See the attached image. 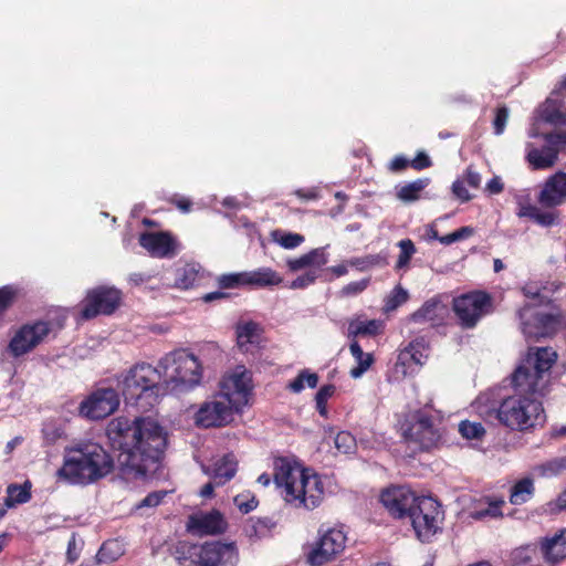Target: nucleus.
<instances>
[{"label": "nucleus", "instance_id": "f257e3e1", "mask_svg": "<svg viewBox=\"0 0 566 566\" xmlns=\"http://www.w3.org/2000/svg\"><path fill=\"white\" fill-rule=\"evenodd\" d=\"M117 386L127 405L142 412L150 411L168 391L160 371L147 363H138L117 377Z\"/></svg>", "mask_w": 566, "mask_h": 566}, {"label": "nucleus", "instance_id": "f03ea898", "mask_svg": "<svg viewBox=\"0 0 566 566\" xmlns=\"http://www.w3.org/2000/svg\"><path fill=\"white\" fill-rule=\"evenodd\" d=\"M514 388L518 392L503 398L495 409L499 422L513 431L542 427L546 421V415L542 401L535 398L536 391Z\"/></svg>", "mask_w": 566, "mask_h": 566}, {"label": "nucleus", "instance_id": "7ed1b4c3", "mask_svg": "<svg viewBox=\"0 0 566 566\" xmlns=\"http://www.w3.org/2000/svg\"><path fill=\"white\" fill-rule=\"evenodd\" d=\"M274 481L277 486H284L287 502L297 501L298 505L315 509L322 500L323 485L317 474L301 467L300 462H282Z\"/></svg>", "mask_w": 566, "mask_h": 566}, {"label": "nucleus", "instance_id": "20e7f679", "mask_svg": "<svg viewBox=\"0 0 566 566\" xmlns=\"http://www.w3.org/2000/svg\"><path fill=\"white\" fill-rule=\"evenodd\" d=\"M62 327V323L51 319H35L24 323L13 332L7 346V353L14 359L28 355L44 343L50 335L55 338Z\"/></svg>", "mask_w": 566, "mask_h": 566}, {"label": "nucleus", "instance_id": "39448f33", "mask_svg": "<svg viewBox=\"0 0 566 566\" xmlns=\"http://www.w3.org/2000/svg\"><path fill=\"white\" fill-rule=\"evenodd\" d=\"M159 367L164 368L168 379V387L192 388L198 385L202 377V367L199 359L191 353L179 349L167 354L159 360Z\"/></svg>", "mask_w": 566, "mask_h": 566}, {"label": "nucleus", "instance_id": "423d86ee", "mask_svg": "<svg viewBox=\"0 0 566 566\" xmlns=\"http://www.w3.org/2000/svg\"><path fill=\"white\" fill-rule=\"evenodd\" d=\"M400 430L405 441L421 451L438 448L442 440L432 416L421 409L407 413L400 422Z\"/></svg>", "mask_w": 566, "mask_h": 566}, {"label": "nucleus", "instance_id": "0eeeda50", "mask_svg": "<svg viewBox=\"0 0 566 566\" xmlns=\"http://www.w3.org/2000/svg\"><path fill=\"white\" fill-rule=\"evenodd\" d=\"M145 418L135 417L134 420L127 417H117L107 424L106 434L113 450L119 451L118 460L125 455V460H134L137 457L138 446L143 437Z\"/></svg>", "mask_w": 566, "mask_h": 566}, {"label": "nucleus", "instance_id": "6e6552de", "mask_svg": "<svg viewBox=\"0 0 566 566\" xmlns=\"http://www.w3.org/2000/svg\"><path fill=\"white\" fill-rule=\"evenodd\" d=\"M522 332L528 340L554 336L562 323V314L557 308L546 311L536 304H525L520 311Z\"/></svg>", "mask_w": 566, "mask_h": 566}, {"label": "nucleus", "instance_id": "1a4fd4ad", "mask_svg": "<svg viewBox=\"0 0 566 566\" xmlns=\"http://www.w3.org/2000/svg\"><path fill=\"white\" fill-rule=\"evenodd\" d=\"M452 310L459 325L463 329H471L493 312V297L485 291H470L453 298Z\"/></svg>", "mask_w": 566, "mask_h": 566}, {"label": "nucleus", "instance_id": "9d476101", "mask_svg": "<svg viewBox=\"0 0 566 566\" xmlns=\"http://www.w3.org/2000/svg\"><path fill=\"white\" fill-rule=\"evenodd\" d=\"M122 291L107 285H99L87 290L80 306L82 319L90 321L99 315H112L120 306Z\"/></svg>", "mask_w": 566, "mask_h": 566}, {"label": "nucleus", "instance_id": "9b49d317", "mask_svg": "<svg viewBox=\"0 0 566 566\" xmlns=\"http://www.w3.org/2000/svg\"><path fill=\"white\" fill-rule=\"evenodd\" d=\"M545 145L536 147L532 143L526 144L525 160L532 170H547L555 166L558 155L566 148V132L554 130L543 134Z\"/></svg>", "mask_w": 566, "mask_h": 566}, {"label": "nucleus", "instance_id": "f8f14e48", "mask_svg": "<svg viewBox=\"0 0 566 566\" xmlns=\"http://www.w3.org/2000/svg\"><path fill=\"white\" fill-rule=\"evenodd\" d=\"M227 399L218 392L202 402L193 416L195 424L202 429L222 428L229 424L238 411Z\"/></svg>", "mask_w": 566, "mask_h": 566}, {"label": "nucleus", "instance_id": "ddd939ff", "mask_svg": "<svg viewBox=\"0 0 566 566\" xmlns=\"http://www.w3.org/2000/svg\"><path fill=\"white\" fill-rule=\"evenodd\" d=\"M557 358L556 352L548 347L537 348L532 358L533 369L520 366L512 375V384L516 388L537 391L538 380L544 373L551 370Z\"/></svg>", "mask_w": 566, "mask_h": 566}, {"label": "nucleus", "instance_id": "4468645a", "mask_svg": "<svg viewBox=\"0 0 566 566\" xmlns=\"http://www.w3.org/2000/svg\"><path fill=\"white\" fill-rule=\"evenodd\" d=\"M119 403V394L116 389L97 388L80 403L78 415L88 420H102L113 415Z\"/></svg>", "mask_w": 566, "mask_h": 566}, {"label": "nucleus", "instance_id": "2eb2a0df", "mask_svg": "<svg viewBox=\"0 0 566 566\" xmlns=\"http://www.w3.org/2000/svg\"><path fill=\"white\" fill-rule=\"evenodd\" d=\"M114 470V462H64L57 479L70 484H87Z\"/></svg>", "mask_w": 566, "mask_h": 566}, {"label": "nucleus", "instance_id": "dca6fc26", "mask_svg": "<svg viewBox=\"0 0 566 566\" xmlns=\"http://www.w3.org/2000/svg\"><path fill=\"white\" fill-rule=\"evenodd\" d=\"M439 504L431 497H419L409 518L412 527L421 541H428L439 528Z\"/></svg>", "mask_w": 566, "mask_h": 566}, {"label": "nucleus", "instance_id": "f3484780", "mask_svg": "<svg viewBox=\"0 0 566 566\" xmlns=\"http://www.w3.org/2000/svg\"><path fill=\"white\" fill-rule=\"evenodd\" d=\"M168 447V434L164 428L150 418H145L143 437L137 455L140 460H161Z\"/></svg>", "mask_w": 566, "mask_h": 566}, {"label": "nucleus", "instance_id": "a211bd4d", "mask_svg": "<svg viewBox=\"0 0 566 566\" xmlns=\"http://www.w3.org/2000/svg\"><path fill=\"white\" fill-rule=\"evenodd\" d=\"M252 389L251 373L243 368L222 380L220 394L228 398L227 400L237 408V411H241L248 405Z\"/></svg>", "mask_w": 566, "mask_h": 566}, {"label": "nucleus", "instance_id": "6ab92c4d", "mask_svg": "<svg viewBox=\"0 0 566 566\" xmlns=\"http://www.w3.org/2000/svg\"><path fill=\"white\" fill-rule=\"evenodd\" d=\"M238 547L234 542H206L200 545L197 566H237Z\"/></svg>", "mask_w": 566, "mask_h": 566}, {"label": "nucleus", "instance_id": "aec40b11", "mask_svg": "<svg viewBox=\"0 0 566 566\" xmlns=\"http://www.w3.org/2000/svg\"><path fill=\"white\" fill-rule=\"evenodd\" d=\"M346 536L339 530H328L308 553L307 562L311 566H321L332 560L345 548Z\"/></svg>", "mask_w": 566, "mask_h": 566}, {"label": "nucleus", "instance_id": "412c9836", "mask_svg": "<svg viewBox=\"0 0 566 566\" xmlns=\"http://www.w3.org/2000/svg\"><path fill=\"white\" fill-rule=\"evenodd\" d=\"M419 497L406 486H390L380 494V502L395 517H405L410 515Z\"/></svg>", "mask_w": 566, "mask_h": 566}, {"label": "nucleus", "instance_id": "4be33fe9", "mask_svg": "<svg viewBox=\"0 0 566 566\" xmlns=\"http://www.w3.org/2000/svg\"><path fill=\"white\" fill-rule=\"evenodd\" d=\"M138 242L154 258L165 259L177 254L178 242L168 231L143 232Z\"/></svg>", "mask_w": 566, "mask_h": 566}, {"label": "nucleus", "instance_id": "5701e85b", "mask_svg": "<svg viewBox=\"0 0 566 566\" xmlns=\"http://www.w3.org/2000/svg\"><path fill=\"white\" fill-rule=\"evenodd\" d=\"M227 526L226 520L217 510L209 513L192 514L187 522V530L200 536L222 534Z\"/></svg>", "mask_w": 566, "mask_h": 566}, {"label": "nucleus", "instance_id": "b1692460", "mask_svg": "<svg viewBox=\"0 0 566 566\" xmlns=\"http://www.w3.org/2000/svg\"><path fill=\"white\" fill-rule=\"evenodd\" d=\"M566 201V172L551 176L538 196V202L546 208L559 206Z\"/></svg>", "mask_w": 566, "mask_h": 566}, {"label": "nucleus", "instance_id": "393cba45", "mask_svg": "<svg viewBox=\"0 0 566 566\" xmlns=\"http://www.w3.org/2000/svg\"><path fill=\"white\" fill-rule=\"evenodd\" d=\"M449 315V307L434 296L426 301L419 310L409 316V321L418 324L430 323L432 326L441 325Z\"/></svg>", "mask_w": 566, "mask_h": 566}, {"label": "nucleus", "instance_id": "a878e982", "mask_svg": "<svg viewBox=\"0 0 566 566\" xmlns=\"http://www.w3.org/2000/svg\"><path fill=\"white\" fill-rule=\"evenodd\" d=\"M263 328L254 321L235 326L237 345L242 353H253L261 348Z\"/></svg>", "mask_w": 566, "mask_h": 566}, {"label": "nucleus", "instance_id": "bb28decb", "mask_svg": "<svg viewBox=\"0 0 566 566\" xmlns=\"http://www.w3.org/2000/svg\"><path fill=\"white\" fill-rule=\"evenodd\" d=\"M64 460H113L104 448L92 440H80L65 448Z\"/></svg>", "mask_w": 566, "mask_h": 566}, {"label": "nucleus", "instance_id": "cd10ccee", "mask_svg": "<svg viewBox=\"0 0 566 566\" xmlns=\"http://www.w3.org/2000/svg\"><path fill=\"white\" fill-rule=\"evenodd\" d=\"M237 462H201V469L216 485L221 486L237 473Z\"/></svg>", "mask_w": 566, "mask_h": 566}, {"label": "nucleus", "instance_id": "c85d7f7f", "mask_svg": "<svg viewBox=\"0 0 566 566\" xmlns=\"http://www.w3.org/2000/svg\"><path fill=\"white\" fill-rule=\"evenodd\" d=\"M541 548L545 559L549 563H557L566 558V530H562L551 538H545Z\"/></svg>", "mask_w": 566, "mask_h": 566}, {"label": "nucleus", "instance_id": "c756f323", "mask_svg": "<svg viewBox=\"0 0 566 566\" xmlns=\"http://www.w3.org/2000/svg\"><path fill=\"white\" fill-rule=\"evenodd\" d=\"M245 285L250 287H268L279 285L282 282L280 274L271 268H259L253 271H244Z\"/></svg>", "mask_w": 566, "mask_h": 566}, {"label": "nucleus", "instance_id": "7c9ffc66", "mask_svg": "<svg viewBox=\"0 0 566 566\" xmlns=\"http://www.w3.org/2000/svg\"><path fill=\"white\" fill-rule=\"evenodd\" d=\"M562 107V102L552 97L546 98L537 111L539 119L555 127L566 126V112H563Z\"/></svg>", "mask_w": 566, "mask_h": 566}, {"label": "nucleus", "instance_id": "2f4dec72", "mask_svg": "<svg viewBox=\"0 0 566 566\" xmlns=\"http://www.w3.org/2000/svg\"><path fill=\"white\" fill-rule=\"evenodd\" d=\"M385 325L380 319H352L348 323V336L356 338L358 336H377L384 332Z\"/></svg>", "mask_w": 566, "mask_h": 566}, {"label": "nucleus", "instance_id": "473e14b6", "mask_svg": "<svg viewBox=\"0 0 566 566\" xmlns=\"http://www.w3.org/2000/svg\"><path fill=\"white\" fill-rule=\"evenodd\" d=\"M327 263V255L324 249H313L308 253L301 255L294 260L289 261V268L292 271H298L307 266H316L321 269Z\"/></svg>", "mask_w": 566, "mask_h": 566}, {"label": "nucleus", "instance_id": "72a5a7b5", "mask_svg": "<svg viewBox=\"0 0 566 566\" xmlns=\"http://www.w3.org/2000/svg\"><path fill=\"white\" fill-rule=\"evenodd\" d=\"M31 486L30 481H25L23 484H9L4 506L10 509L17 504L27 503L31 499Z\"/></svg>", "mask_w": 566, "mask_h": 566}, {"label": "nucleus", "instance_id": "f704fd0d", "mask_svg": "<svg viewBox=\"0 0 566 566\" xmlns=\"http://www.w3.org/2000/svg\"><path fill=\"white\" fill-rule=\"evenodd\" d=\"M349 350L357 363V365L350 369L349 374L353 378H359L371 366L374 357L369 353H364L357 340L352 342Z\"/></svg>", "mask_w": 566, "mask_h": 566}, {"label": "nucleus", "instance_id": "c9c22d12", "mask_svg": "<svg viewBox=\"0 0 566 566\" xmlns=\"http://www.w3.org/2000/svg\"><path fill=\"white\" fill-rule=\"evenodd\" d=\"M200 266L196 263H187L177 269L175 286L181 290H188L195 285L199 279Z\"/></svg>", "mask_w": 566, "mask_h": 566}, {"label": "nucleus", "instance_id": "e433bc0d", "mask_svg": "<svg viewBox=\"0 0 566 566\" xmlns=\"http://www.w3.org/2000/svg\"><path fill=\"white\" fill-rule=\"evenodd\" d=\"M429 182V178H418L411 182L405 184L397 189V198L403 202L417 201Z\"/></svg>", "mask_w": 566, "mask_h": 566}, {"label": "nucleus", "instance_id": "4c0bfd02", "mask_svg": "<svg viewBox=\"0 0 566 566\" xmlns=\"http://www.w3.org/2000/svg\"><path fill=\"white\" fill-rule=\"evenodd\" d=\"M427 345L423 338H417L412 340L398 356V359L406 364L408 360H412L417 365L423 364V358L427 357L424 352Z\"/></svg>", "mask_w": 566, "mask_h": 566}, {"label": "nucleus", "instance_id": "58836bf2", "mask_svg": "<svg viewBox=\"0 0 566 566\" xmlns=\"http://www.w3.org/2000/svg\"><path fill=\"white\" fill-rule=\"evenodd\" d=\"M318 375L308 369L301 370L297 376L286 385V389L293 394H300L305 385L308 388H316L318 385Z\"/></svg>", "mask_w": 566, "mask_h": 566}, {"label": "nucleus", "instance_id": "ea45409f", "mask_svg": "<svg viewBox=\"0 0 566 566\" xmlns=\"http://www.w3.org/2000/svg\"><path fill=\"white\" fill-rule=\"evenodd\" d=\"M200 545L191 544L187 542H180L175 547V558L179 564L184 565L186 562H190V565L197 566L199 559Z\"/></svg>", "mask_w": 566, "mask_h": 566}, {"label": "nucleus", "instance_id": "a19ab883", "mask_svg": "<svg viewBox=\"0 0 566 566\" xmlns=\"http://www.w3.org/2000/svg\"><path fill=\"white\" fill-rule=\"evenodd\" d=\"M533 480L531 478H524L513 486L510 501L515 505L523 504L533 494Z\"/></svg>", "mask_w": 566, "mask_h": 566}, {"label": "nucleus", "instance_id": "79ce46f5", "mask_svg": "<svg viewBox=\"0 0 566 566\" xmlns=\"http://www.w3.org/2000/svg\"><path fill=\"white\" fill-rule=\"evenodd\" d=\"M397 245L400 249V253L395 264V270L408 269L412 256L417 252L416 245L411 239H402Z\"/></svg>", "mask_w": 566, "mask_h": 566}, {"label": "nucleus", "instance_id": "37998d69", "mask_svg": "<svg viewBox=\"0 0 566 566\" xmlns=\"http://www.w3.org/2000/svg\"><path fill=\"white\" fill-rule=\"evenodd\" d=\"M123 549L118 541L105 542L96 554L97 563H111L122 556Z\"/></svg>", "mask_w": 566, "mask_h": 566}, {"label": "nucleus", "instance_id": "c03bdc74", "mask_svg": "<svg viewBox=\"0 0 566 566\" xmlns=\"http://www.w3.org/2000/svg\"><path fill=\"white\" fill-rule=\"evenodd\" d=\"M459 432L467 440H481L485 436L483 424L470 420H462L459 423Z\"/></svg>", "mask_w": 566, "mask_h": 566}, {"label": "nucleus", "instance_id": "a18cd8bd", "mask_svg": "<svg viewBox=\"0 0 566 566\" xmlns=\"http://www.w3.org/2000/svg\"><path fill=\"white\" fill-rule=\"evenodd\" d=\"M272 238L284 249H295L305 240L304 235L300 233L285 232L282 230L273 231Z\"/></svg>", "mask_w": 566, "mask_h": 566}, {"label": "nucleus", "instance_id": "49530a36", "mask_svg": "<svg viewBox=\"0 0 566 566\" xmlns=\"http://www.w3.org/2000/svg\"><path fill=\"white\" fill-rule=\"evenodd\" d=\"M335 391H336L335 385L327 384V385L322 386L315 395L316 410L324 418H327V415H328L327 401L331 397H333Z\"/></svg>", "mask_w": 566, "mask_h": 566}, {"label": "nucleus", "instance_id": "de8ad7c7", "mask_svg": "<svg viewBox=\"0 0 566 566\" xmlns=\"http://www.w3.org/2000/svg\"><path fill=\"white\" fill-rule=\"evenodd\" d=\"M349 264L364 271L374 266H385L388 264L386 255L369 254L364 258H356L349 261Z\"/></svg>", "mask_w": 566, "mask_h": 566}, {"label": "nucleus", "instance_id": "09e8293b", "mask_svg": "<svg viewBox=\"0 0 566 566\" xmlns=\"http://www.w3.org/2000/svg\"><path fill=\"white\" fill-rule=\"evenodd\" d=\"M408 292L401 285H397L385 300V311L391 312L397 310L408 301Z\"/></svg>", "mask_w": 566, "mask_h": 566}, {"label": "nucleus", "instance_id": "8fccbe9b", "mask_svg": "<svg viewBox=\"0 0 566 566\" xmlns=\"http://www.w3.org/2000/svg\"><path fill=\"white\" fill-rule=\"evenodd\" d=\"M217 282L221 290L247 286L244 272L222 274L218 277Z\"/></svg>", "mask_w": 566, "mask_h": 566}, {"label": "nucleus", "instance_id": "3c124183", "mask_svg": "<svg viewBox=\"0 0 566 566\" xmlns=\"http://www.w3.org/2000/svg\"><path fill=\"white\" fill-rule=\"evenodd\" d=\"M474 229L465 226L457 229L455 231L438 238V241L444 245H450L457 241L464 240L473 235Z\"/></svg>", "mask_w": 566, "mask_h": 566}, {"label": "nucleus", "instance_id": "603ef678", "mask_svg": "<svg viewBox=\"0 0 566 566\" xmlns=\"http://www.w3.org/2000/svg\"><path fill=\"white\" fill-rule=\"evenodd\" d=\"M42 437L48 444L55 443L59 439L63 438L64 430L55 422L49 421L43 424Z\"/></svg>", "mask_w": 566, "mask_h": 566}, {"label": "nucleus", "instance_id": "864d4df0", "mask_svg": "<svg viewBox=\"0 0 566 566\" xmlns=\"http://www.w3.org/2000/svg\"><path fill=\"white\" fill-rule=\"evenodd\" d=\"M369 283H370L369 277L363 279L360 281L350 282V283L346 284L345 286H343L339 294L343 297L358 295V294L363 293L368 287Z\"/></svg>", "mask_w": 566, "mask_h": 566}, {"label": "nucleus", "instance_id": "5fc2aeb1", "mask_svg": "<svg viewBox=\"0 0 566 566\" xmlns=\"http://www.w3.org/2000/svg\"><path fill=\"white\" fill-rule=\"evenodd\" d=\"M335 447L339 454H348L355 447V438L348 432H339L335 437Z\"/></svg>", "mask_w": 566, "mask_h": 566}, {"label": "nucleus", "instance_id": "6e6d98bb", "mask_svg": "<svg viewBox=\"0 0 566 566\" xmlns=\"http://www.w3.org/2000/svg\"><path fill=\"white\" fill-rule=\"evenodd\" d=\"M509 119V109L506 106H501L496 108L495 117L493 119V129L495 135L503 134L506 123Z\"/></svg>", "mask_w": 566, "mask_h": 566}, {"label": "nucleus", "instance_id": "4d7b16f0", "mask_svg": "<svg viewBox=\"0 0 566 566\" xmlns=\"http://www.w3.org/2000/svg\"><path fill=\"white\" fill-rule=\"evenodd\" d=\"M536 470L544 476L557 475L566 470V462H544Z\"/></svg>", "mask_w": 566, "mask_h": 566}, {"label": "nucleus", "instance_id": "13d9d810", "mask_svg": "<svg viewBox=\"0 0 566 566\" xmlns=\"http://www.w3.org/2000/svg\"><path fill=\"white\" fill-rule=\"evenodd\" d=\"M503 503H504V501H502V500L499 502H491V503H489L488 509L472 512L471 517L474 520H481L485 516H492V517L501 516L502 513H501L500 507Z\"/></svg>", "mask_w": 566, "mask_h": 566}, {"label": "nucleus", "instance_id": "bf43d9fd", "mask_svg": "<svg viewBox=\"0 0 566 566\" xmlns=\"http://www.w3.org/2000/svg\"><path fill=\"white\" fill-rule=\"evenodd\" d=\"M432 166V160L429 157V155L420 150L417 153L413 159L410 160V167L417 171L424 170L427 168H430Z\"/></svg>", "mask_w": 566, "mask_h": 566}, {"label": "nucleus", "instance_id": "052dcab7", "mask_svg": "<svg viewBox=\"0 0 566 566\" xmlns=\"http://www.w3.org/2000/svg\"><path fill=\"white\" fill-rule=\"evenodd\" d=\"M317 279V270H310L297 276L291 284L292 289H304L313 284Z\"/></svg>", "mask_w": 566, "mask_h": 566}, {"label": "nucleus", "instance_id": "680f3d73", "mask_svg": "<svg viewBox=\"0 0 566 566\" xmlns=\"http://www.w3.org/2000/svg\"><path fill=\"white\" fill-rule=\"evenodd\" d=\"M452 193L462 202H468L472 199V196L469 193L468 189L464 186V181L460 179L453 181Z\"/></svg>", "mask_w": 566, "mask_h": 566}, {"label": "nucleus", "instance_id": "e2e57ef3", "mask_svg": "<svg viewBox=\"0 0 566 566\" xmlns=\"http://www.w3.org/2000/svg\"><path fill=\"white\" fill-rule=\"evenodd\" d=\"M533 219L541 226L549 227L555 223L557 219V214L555 212L551 211H535V213L532 214Z\"/></svg>", "mask_w": 566, "mask_h": 566}, {"label": "nucleus", "instance_id": "0e129e2a", "mask_svg": "<svg viewBox=\"0 0 566 566\" xmlns=\"http://www.w3.org/2000/svg\"><path fill=\"white\" fill-rule=\"evenodd\" d=\"M234 504L240 510V512L248 514L256 507L258 501L254 497L245 500L243 495H237L234 497Z\"/></svg>", "mask_w": 566, "mask_h": 566}, {"label": "nucleus", "instance_id": "69168bd1", "mask_svg": "<svg viewBox=\"0 0 566 566\" xmlns=\"http://www.w3.org/2000/svg\"><path fill=\"white\" fill-rule=\"evenodd\" d=\"M464 182H467L471 188L478 189L481 186V175L473 169V166L470 165L467 167L464 172Z\"/></svg>", "mask_w": 566, "mask_h": 566}, {"label": "nucleus", "instance_id": "338daca9", "mask_svg": "<svg viewBox=\"0 0 566 566\" xmlns=\"http://www.w3.org/2000/svg\"><path fill=\"white\" fill-rule=\"evenodd\" d=\"M408 167H410V160L402 155L395 156L388 166L389 170L396 174L403 171Z\"/></svg>", "mask_w": 566, "mask_h": 566}, {"label": "nucleus", "instance_id": "774afa93", "mask_svg": "<svg viewBox=\"0 0 566 566\" xmlns=\"http://www.w3.org/2000/svg\"><path fill=\"white\" fill-rule=\"evenodd\" d=\"M548 511L553 514L566 511V489L557 496L555 501L547 503Z\"/></svg>", "mask_w": 566, "mask_h": 566}]
</instances>
